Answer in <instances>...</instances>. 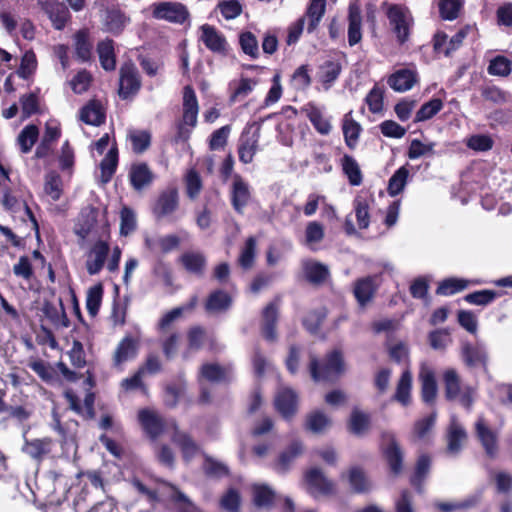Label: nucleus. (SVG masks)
<instances>
[{"mask_svg": "<svg viewBox=\"0 0 512 512\" xmlns=\"http://www.w3.org/2000/svg\"><path fill=\"white\" fill-rule=\"evenodd\" d=\"M377 291L374 277L366 276L357 279L354 283L353 293L361 307H365L372 299Z\"/></svg>", "mask_w": 512, "mask_h": 512, "instance_id": "nucleus-28", "label": "nucleus"}, {"mask_svg": "<svg viewBox=\"0 0 512 512\" xmlns=\"http://www.w3.org/2000/svg\"><path fill=\"white\" fill-rule=\"evenodd\" d=\"M380 451L390 473L399 476L404 469V452L394 433L390 431L381 433Z\"/></svg>", "mask_w": 512, "mask_h": 512, "instance_id": "nucleus-3", "label": "nucleus"}, {"mask_svg": "<svg viewBox=\"0 0 512 512\" xmlns=\"http://www.w3.org/2000/svg\"><path fill=\"white\" fill-rule=\"evenodd\" d=\"M207 340L206 329L200 325L191 326L187 331V351L183 353V358L189 357V351L200 350Z\"/></svg>", "mask_w": 512, "mask_h": 512, "instance_id": "nucleus-44", "label": "nucleus"}, {"mask_svg": "<svg viewBox=\"0 0 512 512\" xmlns=\"http://www.w3.org/2000/svg\"><path fill=\"white\" fill-rule=\"evenodd\" d=\"M274 406L283 419L291 421L298 411V394L291 388H283L276 394Z\"/></svg>", "mask_w": 512, "mask_h": 512, "instance_id": "nucleus-14", "label": "nucleus"}, {"mask_svg": "<svg viewBox=\"0 0 512 512\" xmlns=\"http://www.w3.org/2000/svg\"><path fill=\"white\" fill-rule=\"evenodd\" d=\"M370 205L369 201L361 196H358L354 200V210L359 229L364 230L369 227L370 224Z\"/></svg>", "mask_w": 512, "mask_h": 512, "instance_id": "nucleus-62", "label": "nucleus"}, {"mask_svg": "<svg viewBox=\"0 0 512 512\" xmlns=\"http://www.w3.org/2000/svg\"><path fill=\"white\" fill-rule=\"evenodd\" d=\"M302 269L305 280L314 286H321L330 278L328 266L319 261H305Z\"/></svg>", "mask_w": 512, "mask_h": 512, "instance_id": "nucleus-23", "label": "nucleus"}, {"mask_svg": "<svg viewBox=\"0 0 512 512\" xmlns=\"http://www.w3.org/2000/svg\"><path fill=\"white\" fill-rule=\"evenodd\" d=\"M97 53L101 67L106 71H113L116 68V56L114 51V41L106 39L97 44Z\"/></svg>", "mask_w": 512, "mask_h": 512, "instance_id": "nucleus-42", "label": "nucleus"}, {"mask_svg": "<svg viewBox=\"0 0 512 512\" xmlns=\"http://www.w3.org/2000/svg\"><path fill=\"white\" fill-rule=\"evenodd\" d=\"M279 306L280 298L276 297L261 312L260 332L262 337L268 342H275L278 339Z\"/></svg>", "mask_w": 512, "mask_h": 512, "instance_id": "nucleus-9", "label": "nucleus"}, {"mask_svg": "<svg viewBox=\"0 0 512 512\" xmlns=\"http://www.w3.org/2000/svg\"><path fill=\"white\" fill-rule=\"evenodd\" d=\"M152 16L174 24H184L189 18L187 7L180 2L163 1L152 4Z\"/></svg>", "mask_w": 512, "mask_h": 512, "instance_id": "nucleus-7", "label": "nucleus"}, {"mask_svg": "<svg viewBox=\"0 0 512 512\" xmlns=\"http://www.w3.org/2000/svg\"><path fill=\"white\" fill-rule=\"evenodd\" d=\"M128 19L120 9L107 10L105 16V29L113 35H119L122 33Z\"/></svg>", "mask_w": 512, "mask_h": 512, "instance_id": "nucleus-49", "label": "nucleus"}, {"mask_svg": "<svg viewBox=\"0 0 512 512\" xmlns=\"http://www.w3.org/2000/svg\"><path fill=\"white\" fill-rule=\"evenodd\" d=\"M351 112L346 114L343 119L342 131L346 146L350 150H354L358 144L362 131L361 125L350 117Z\"/></svg>", "mask_w": 512, "mask_h": 512, "instance_id": "nucleus-40", "label": "nucleus"}, {"mask_svg": "<svg viewBox=\"0 0 512 512\" xmlns=\"http://www.w3.org/2000/svg\"><path fill=\"white\" fill-rule=\"evenodd\" d=\"M443 108V101L440 98H432L421 105L416 112L414 122H424L433 118Z\"/></svg>", "mask_w": 512, "mask_h": 512, "instance_id": "nucleus-59", "label": "nucleus"}, {"mask_svg": "<svg viewBox=\"0 0 512 512\" xmlns=\"http://www.w3.org/2000/svg\"><path fill=\"white\" fill-rule=\"evenodd\" d=\"M184 184L186 196L192 201L196 200L203 189V181L199 172L194 168L189 169L185 174Z\"/></svg>", "mask_w": 512, "mask_h": 512, "instance_id": "nucleus-54", "label": "nucleus"}, {"mask_svg": "<svg viewBox=\"0 0 512 512\" xmlns=\"http://www.w3.org/2000/svg\"><path fill=\"white\" fill-rule=\"evenodd\" d=\"M138 422L151 441H156L165 431V419L156 411L142 408L137 414Z\"/></svg>", "mask_w": 512, "mask_h": 512, "instance_id": "nucleus-10", "label": "nucleus"}, {"mask_svg": "<svg viewBox=\"0 0 512 512\" xmlns=\"http://www.w3.org/2000/svg\"><path fill=\"white\" fill-rule=\"evenodd\" d=\"M54 444V440L50 437L25 439L22 452L40 463L52 453Z\"/></svg>", "mask_w": 512, "mask_h": 512, "instance_id": "nucleus-17", "label": "nucleus"}, {"mask_svg": "<svg viewBox=\"0 0 512 512\" xmlns=\"http://www.w3.org/2000/svg\"><path fill=\"white\" fill-rule=\"evenodd\" d=\"M307 485L323 495H331L335 491V485L327 479L318 468H311L305 473Z\"/></svg>", "mask_w": 512, "mask_h": 512, "instance_id": "nucleus-29", "label": "nucleus"}, {"mask_svg": "<svg viewBox=\"0 0 512 512\" xmlns=\"http://www.w3.org/2000/svg\"><path fill=\"white\" fill-rule=\"evenodd\" d=\"M179 208V192L177 187L171 186L162 190L152 205V214L156 220L171 216Z\"/></svg>", "mask_w": 512, "mask_h": 512, "instance_id": "nucleus-8", "label": "nucleus"}, {"mask_svg": "<svg viewBox=\"0 0 512 512\" xmlns=\"http://www.w3.org/2000/svg\"><path fill=\"white\" fill-rule=\"evenodd\" d=\"M386 16L400 45L409 40L410 31L413 26V18L403 5L391 4L386 12Z\"/></svg>", "mask_w": 512, "mask_h": 512, "instance_id": "nucleus-4", "label": "nucleus"}, {"mask_svg": "<svg viewBox=\"0 0 512 512\" xmlns=\"http://www.w3.org/2000/svg\"><path fill=\"white\" fill-rule=\"evenodd\" d=\"M504 294L503 291L484 289L468 293L463 299L471 305L486 306Z\"/></svg>", "mask_w": 512, "mask_h": 512, "instance_id": "nucleus-53", "label": "nucleus"}, {"mask_svg": "<svg viewBox=\"0 0 512 512\" xmlns=\"http://www.w3.org/2000/svg\"><path fill=\"white\" fill-rule=\"evenodd\" d=\"M170 500L175 505L177 512H200L198 507L175 486H173Z\"/></svg>", "mask_w": 512, "mask_h": 512, "instance_id": "nucleus-64", "label": "nucleus"}, {"mask_svg": "<svg viewBox=\"0 0 512 512\" xmlns=\"http://www.w3.org/2000/svg\"><path fill=\"white\" fill-rule=\"evenodd\" d=\"M467 434L464 428L456 423L449 426L447 433L446 452L450 455H457L462 450V443L466 440Z\"/></svg>", "mask_w": 512, "mask_h": 512, "instance_id": "nucleus-43", "label": "nucleus"}, {"mask_svg": "<svg viewBox=\"0 0 512 512\" xmlns=\"http://www.w3.org/2000/svg\"><path fill=\"white\" fill-rule=\"evenodd\" d=\"M110 252L107 241L99 239L91 246L85 263L89 275H96L103 269Z\"/></svg>", "mask_w": 512, "mask_h": 512, "instance_id": "nucleus-13", "label": "nucleus"}, {"mask_svg": "<svg viewBox=\"0 0 512 512\" xmlns=\"http://www.w3.org/2000/svg\"><path fill=\"white\" fill-rule=\"evenodd\" d=\"M303 452L302 443L299 441L292 442L284 451H282L274 464V468L279 473L287 472L294 460Z\"/></svg>", "mask_w": 512, "mask_h": 512, "instance_id": "nucleus-35", "label": "nucleus"}, {"mask_svg": "<svg viewBox=\"0 0 512 512\" xmlns=\"http://www.w3.org/2000/svg\"><path fill=\"white\" fill-rule=\"evenodd\" d=\"M60 309L54 303L45 300L42 305V312L53 325H61L62 327H69L70 320L66 314L62 298H58Z\"/></svg>", "mask_w": 512, "mask_h": 512, "instance_id": "nucleus-36", "label": "nucleus"}, {"mask_svg": "<svg viewBox=\"0 0 512 512\" xmlns=\"http://www.w3.org/2000/svg\"><path fill=\"white\" fill-rule=\"evenodd\" d=\"M341 168L351 186H359L363 182V175L356 159L348 154L341 158Z\"/></svg>", "mask_w": 512, "mask_h": 512, "instance_id": "nucleus-41", "label": "nucleus"}, {"mask_svg": "<svg viewBox=\"0 0 512 512\" xmlns=\"http://www.w3.org/2000/svg\"><path fill=\"white\" fill-rule=\"evenodd\" d=\"M347 480L355 494H365L371 490V481L363 468L359 466H353L348 470Z\"/></svg>", "mask_w": 512, "mask_h": 512, "instance_id": "nucleus-34", "label": "nucleus"}, {"mask_svg": "<svg viewBox=\"0 0 512 512\" xmlns=\"http://www.w3.org/2000/svg\"><path fill=\"white\" fill-rule=\"evenodd\" d=\"M431 466L432 458L428 453H422L418 456L409 483L420 494L424 490V483L430 473Z\"/></svg>", "mask_w": 512, "mask_h": 512, "instance_id": "nucleus-20", "label": "nucleus"}, {"mask_svg": "<svg viewBox=\"0 0 512 512\" xmlns=\"http://www.w3.org/2000/svg\"><path fill=\"white\" fill-rule=\"evenodd\" d=\"M326 10V0H311L306 15L309 19L307 30L312 32L319 25Z\"/></svg>", "mask_w": 512, "mask_h": 512, "instance_id": "nucleus-57", "label": "nucleus"}, {"mask_svg": "<svg viewBox=\"0 0 512 512\" xmlns=\"http://www.w3.org/2000/svg\"><path fill=\"white\" fill-rule=\"evenodd\" d=\"M119 154L117 144L114 143L100 162V178L103 184L109 183L118 167Z\"/></svg>", "mask_w": 512, "mask_h": 512, "instance_id": "nucleus-33", "label": "nucleus"}, {"mask_svg": "<svg viewBox=\"0 0 512 512\" xmlns=\"http://www.w3.org/2000/svg\"><path fill=\"white\" fill-rule=\"evenodd\" d=\"M130 185L135 191L148 188L154 181V173L146 162L134 163L129 170Z\"/></svg>", "mask_w": 512, "mask_h": 512, "instance_id": "nucleus-19", "label": "nucleus"}, {"mask_svg": "<svg viewBox=\"0 0 512 512\" xmlns=\"http://www.w3.org/2000/svg\"><path fill=\"white\" fill-rule=\"evenodd\" d=\"M39 137V129L34 124L25 126L18 136V143L23 153L31 151Z\"/></svg>", "mask_w": 512, "mask_h": 512, "instance_id": "nucleus-61", "label": "nucleus"}, {"mask_svg": "<svg viewBox=\"0 0 512 512\" xmlns=\"http://www.w3.org/2000/svg\"><path fill=\"white\" fill-rule=\"evenodd\" d=\"M62 186V179L58 173L50 172L46 175L44 191L53 201H58L61 198L63 193Z\"/></svg>", "mask_w": 512, "mask_h": 512, "instance_id": "nucleus-63", "label": "nucleus"}, {"mask_svg": "<svg viewBox=\"0 0 512 512\" xmlns=\"http://www.w3.org/2000/svg\"><path fill=\"white\" fill-rule=\"evenodd\" d=\"M251 200V191L249 184L244 178L235 173L233 175V181L230 189V202L233 209L238 214H243L245 207Z\"/></svg>", "mask_w": 512, "mask_h": 512, "instance_id": "nucleus-11", "label": "nucleus"}, {"mask_svg": "<svg viewBox=\"0 0 512 512\" xmlns=\"http://www.w3.org/2000/svg\"><path fill=\"white\" fill-rule=\"evenodd\" d=\"M408 176L409 170L406 165L401 166L393 173L388 181L387 187V192L391 197L397 196L404 190Z\"/></svg>", "mask_w": 512, "mask_h": 512, "instance_id": "nucleus-56", "label": "nucleus"}, {"mask_svg": "<svg viewBox=\"0 0 512 512\" xmlns=\"http://www.w3.org/2000/svg\"><path fill=\"white\" fill-rule=\"evenodd\" d=\"M461 356L464 364L470 369H481L488 373V353L483 346L465 343L461 349Z\"/></svg>", "mask_w": 512, "mask_h": 512, "instance_id": "nucleus-15", "label": "nucleus"}, {"mask_svg": "<svg viewBox=\"0 0 512 512\" xmlns=\"http://www.w3.org/2000/svg\"><path fill=\"white\" fill-rule=\"evenodd\" d=\"M171 440L180 449L182 458L185 462H190L200 450L198 444L193 440L191 435L186 432L179 431L177 425H175V431Z\"/></svg>", "mask_w": 512, "mask_h": 512, "instance_id": "nucleus-27", "label": "nucleus"}, {"mask_svg": "<svg viewBox=\"0 0 512 512\" xmlns=\"http://www.w3.org/2000/svg\"><path fill=\"white\" fill-rule=\"evenodd\" d=\"M257 242L255 237L250 236L245 240L237 259L238 265L244 270H250L255 263Z\"/></svg>", "mask_w": 512, "mask_h": 512, "instance_id": "nucleus-50", "label": "nucleus"}, {"mask_svg": "<svg viewBox=\"0 0 512 512\" xmlns=\"http://www.w3.org/2000/svg\"><path fill=\"white\" fill-rule=\"evenodd\" d=\"M468 285L469 281L466 279L449 277L438 283L435 293L441 296H451L463 291Z\"/></svg>", "mask_w": 512, "mask_h": 512, "instance_id": "nucleus-51", "label": "nucleus"}, {"mask_svg": "<svg viewBox=\"0 0 512 512\" xmlns=\"http://www.w3.org/2000/svg\"><path fill=\"white\" fill-rule=\"evenodd\" d=\"M98 210L95 207H89L81 212L80 219L74 228V233L85 239L91 233L97 223Z\"/></svg>", "mask_w": 512, "mask_h": 512, "instance_id": "nucleus-39", "label": "nucleus"}, {"mask_svg": "<svg viewBox=\"0 0 512 512\" xmlns=\"http://www.w3.org/2000/svg\"><path fill=\"white\" fill-rule=\"evenodd\" d=\"M142 87V80L136 65L131 61L124 62L119 69L118 95L122 100L134 98Z\"/></svg>", "mask_w": 512, "mask_h": 512, "instance_id": "nucleus-6", "label": "nucleus"}, {"mask_svg": "<svg viewBox=\"0 0 512 512\" xmlns=\"http://www.w3.org/2000/svg\"><path fill=\"white\" fill-rule=\"evenodd\" d=\"M331 424V419L324 412L316 410L306 416L305 428L314 434H322Z\"/></svg>", "mask_w": 512, "mask_h": 512, "instance_id": "nucleus-45", "label": "nucleus"}, {"mask_svg": "<svg viewBox=\"0 0 512 512\" xmlns=\"http://www.w3.org/2000/svg\"><path fill=\"white\" fill-rule=\"evenodd\" d=\"M342 72V65L338 61L327 60L319 66L317 77L324 89L332 87Z\"/></svg>", "mask_w": 512, "mask_h": 512, "instance_id": "nucleus-31", "label": "nucleus"}, {"mask_svg": "<svg viewBox=\"0 0 512 512\" xmlns=\"http://www.w3.org/2000/svg\"><path fill=\"white\" fill-rule=\"evenodd\" d=\"M180 261L188 272L195 275H202L205 270L206 258L201 253L186 252L182 254Z\"/></svg>", "mask_w": 512, "mask_h": 512, "instance_id": "nucleus-52", "label": "nucleus"}, {"mask_svg": "<svg viewBox=\"0 0 512 512\" xmlns=\"http://www.w3.org/2000/svg\"><path fill=\"white\" fill-rule=\"evenodd\" d=\"M370 416L358 409H353L348 422L350 433L356 436L364 435L370 428Z\"/></svg>", "mask_w": 512, "mask_h": 512, "instance_id": "nucleus-47", "label": "nucleus"}, {"mask_svg": "<svg viewBox=\"0 0 512 512\" xmlns=\"http://www.w3.org/2000/svg\"><path fill=\"white\" fill-rule=\"evenodd\" d=\"M232 297L222 289L212 291L204 304L207 313H220L227 311L232 305Z\"/></svg>", "mask_w": 512, "mask_h": 512, "instance_id": "nucleus-30", "label": "nucleus"}, {"mask_svg": "<svg viewBox=\"0 0 512 512\" xmlns=\"http://www.w3.org/2000/svg\"><path fill=\"white\" fill-rule=\"evenodd\" d=\"M139 350V340L132 335L123 337L112 355V366L122 370L123 364L136 358Z\"/></svg>", "mask_w": 512, "mask_h": 512, "instance_id": "nucleus-12", "label": "nucleus"}, {"mask_svg": "<svg viewBox=\"0 0 512 512\" xmlns=\"http://www.w3.org/2000/svg\"><path fill=\"white\" fill-rule=\"evenodd\" d=\"M80 119L85 124L100 126L105 123L106 114L100 102L91 100L88 104L81 108Z\"/></svg>", "mask_w": 512, "mask_h": 512, "instance_id": "nucleus-32", "label": "nucleus"}, {"mask_svg": "<svg viewBox=\"0 0 512 512\" xmlns=\"http://www.w3.org/2000/svg\"><path fill=\"white\" fill-rule=\"evenodd\" d=\"M412 375L409 370L402 372L396 386V391L392 399L402 406L407 407L411 404Z\"/></svg>", "mask_w": 512, "mask_h": 512, "instance_id": "nucleus-38", "label": "nucleus"}, {"mask_svg": "<svg viewBox=\"0 0 512 512\" xmlns=\"http://www.w3.org/2000/svg\"><path fill=\"white\" fill-rule=\"evenodd\" d=\"M417 81L418 75L415 70L402 68L391 74L387 83L396 92H406L412 89Z\"/></svg>", "mask_w": 512, "mask_h": 512, "instance_id": "nucleus-24", "label": "nucleus"}, {"mask_svg": "<svg viewBox=\"0 0 512 512\" xmlns=\"http://www.w3.org/2000/svg\"><path fill=\"white\" fill-rule=\"evenodd\" d=\"M42 9L48 15L56 30L64 29L71 18L67 6L57 0H46L42 3Z\"/></svg>", "mask_w": 512, "mask_h": 512, "instance_id": "nucleus-21", "label": "nucleus"}, {"mask_svg": "<svg viewBox=\"0 0 512 512\" xmlns=\"http://www.w3.org/2000/svg\"><path fill=\"white\" fill-rule=\"evenodd\" d=\"M261 123H248L243 129L238 140V158L243 164L253 162L254 156L259 150Z\"/></svg>", "mask_w": 512, "mask_h": 512, "instance_id": "nucleus-5", "label": "nucleus"}, {"mask_svg": "<svg viewBox=\"0 0 512 512\" xmlns=\"http://www.w3.org/2000/svg\"><path fill=\"white\" fill-rule=\"evenodd\" d=\"M182 106V121L177 125V142H187L191 136L192 129L197 125L199 104L196 93L190 85H186L183 88Z\"/></svg>", "mask_w": 512, "mask_h": 512, "instance_id": "nucleus-2", "label": "nucleus"}, {"mask_svg": "<svg viewBox=\"0 0 512 512\" xmlns=\"http://www.w3.org/2000/svg\"><path fill=\"white\" fill-rule=\"evenodd\" d=\"M200 41L213 53L227 56L228 43L225 36L210 24H203L200 27Z\"/></svg>", "mask_w": 512, "mask_h": 512, "instance_id": "nucleus-16", "label": "nucleus"}, {"mask_svg": "<svg viewBox=\"0 0 512 512\" xmlns=\"http://www.w3.org/2000/svg\"><path fill=\"white\" fill-rule=\"evenodd\" d=\"M303 111L313 125L314 129L321 135H328L332 129L330 121L323 115L321 109L314 103H308Z\"/></svg>", "mask_w": 512, "mask_h": 512, "instance_id": "nucleus-37", "label": "nucleus"}, {"mask_svg": "<svg viewBox=\"0 0 512 512\" xmlns=\"http://www.w3.org/2000/svg\"><path fill=\"white\" fill-rule=\"evenodd\" d=\"M127 138L132 151L137 155L143 154L151 145V134L147 130H131Z\"/></svg>", "mask_w": 512, "mask_h": 512, "instance_id": "nucleus-55", "label": "nucleus"}, {"mask_svg": "<svg viewBox=\"0 0 512 512\" xmlns=\"http://www.w3.org/2000/svg\"><path fill=\"white\" fill-rule=\"evenodd\" d=\"M75 52L77 58L82 62H87L92 56V44L89 41L88 33L85 30H79L75 34Z\"/></svg>", "mask_w": 512, "mask_h": 512, "instance_id": "nucleus-58", "label": "nucleus"}, {"mask_svg": "<svg viewBox=\"0 0 512 512\" xmlns=\"http://www.w3.org/2000/svg\"><path fill=\"white\" fill-rule=\"evenodd\" d=\"M257 85V81L251 78L242 77L234 86L230 84L229 88L231 93L229 95V103L234 104L236 102L245 99Z\"/></svg>", "mask_w": 512, "mask_h": 512, "instance_id": "nucleus-48", "label": "nucleus"}, {"mask_svg": "<svg viewBox=\"0 0 512 512\" xmlns=\"http://www.w3.org/2000/svg\"><path fill=\"white\" fill-rule=\"evenodd\" d=\"M487 72L492 76L507 77L512 72V61L506 56L497 55L490 60Z\"/></svg>", "mask_w": 512, "mask_h": 512, "instance_id": "nucleus-60", "label": "nucleus"}, {"mask_svg": "<svg viewBox=\"0 0 512 512\" xmlns=\"http://www.w3.org/2000/svg\"><path fill=\"white\" fill-rule=\"evenodd\" d=\"M475 432L488 457L494 458L498 453V439L496 433L479 418L475 423Z\"/></svg>", "mask_w": 512, "mask_h": 512, "instance_id": "nucleus-22", "label": "nucleus"}, {"mask_svg": "<svg viewBox=\"0 0 512 512\" xmlns=\"http://www.w3.org/2000/svg\"><path fill=\"white\" fill-rule=\"evenodd\" d=\"M309 372L315 382L334 383L345 372L343 353L339 349L328 352L320 362L316 357H311Z\"/></svg>", "mask_w": 512, "mask_h": 512, "instance_id": "nucleus-1", "label": "nucleus"}, {"mask_svg": "<svg viewBox=\"0 0 512 512\" xmlns=\"http://www.w3.org/2000/svg\"><path fill=\"white\" fill-rule=\"evenodd\" d=\"M199 376L211 383H229L232 371L230 367L218 363H204L200 367Z\"/></svg>", "mask_w": 512, "mask_h": 512, "instance_id": "nucleus-26", "label": "nucleus"}, {"mask_svg": "<svg viewBox=\"0 0 512 512\" xmlns=\"http://www.w3.org/2000/svg\"><path fill=\"white\" fill-rule=\"evenodd\" d=\"M419 381L421 383V398L426 404H433L437 397V382L434 371L426 366H422L419 372Z\"/></svg>", "mask_w": 512, "mask_h": 512, "instance_id": "nucleus-25", "label": "nucleus"}, {"mask_svg": "<svg viewBox=\"0 0 512 512\" xmlns=\"http://www.w3.org/2000/svg\"><path fill=\"white\" fill-rule=\"evenodd\" d=\"M253 503L258 508H271L274 504L275 492L266 484L252 487Z\"/></svg>", "mask_w": 512, "mask_h": 512, "instance_id": "nucleus-46", "label": "nucleus"}, {"mask_svg": "<svg viewBox=\"0 0 512 512\" xmlns=\"http://www.w3.org/2000/svg\"><path fill=\"white\" fill-rule=\"evenodd\" d=\"M362 7L360 0L350 2L348 7V43L355 46L362 40Z\"/></svg>", "mask_w": 512, "mask_h": 512, "instance_id": "nucleus-18", "label": "nucleus"}]
</instances>
